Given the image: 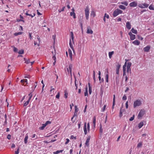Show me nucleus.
Instances as JSON below:
<instances>
[{"mask_svg":"<svg viewBox=\"0 0 154 154\" xmlns=\"http://www.w3.org/2000/svg\"><path fill=\"white\" fill-rule=\"evenodd\" d=\"M122 13V10L119 9H117L114 11L113 15L114 17H116L119 14H121Z\"/></svg>","mask_w":154,"mask_h":154,"instance_id":"obj_1","label":"nucleus"},{"mask_svg":"<svg viewBox=\"0 0 154 154\" xmlns=\"http://www.w3.org/2000/svg\"><path fill=\"white\" fill-rule=\"evenodd\" d=\"M142 104L141 101L137 99L134 103L133 107L134 108H135L137 106H140Z\"/></svg>","mask_w":154,"mask_h":154,"instance_id":"obj_2","label":"nucleus"},{"mask_svg":"<svg viewBox=\"0 0 154 154\" xmlns=\"http://www.w3.org/2000/svg\"><path fill=\"white\" fill-rule=\"evenodd\" d=\"M89 9L88 6L86 7L85 9V15L86 18V20H88L89 18Z\"/></svg>","mask_w":154,"mask_h":154,"instance_id":"obj_3","label":"nucleus"},{"mask_svg":"<svg viewBox=\"0 0 154 154\" xmlns=\"http://www.w3.org/2000/svg\"><path fill=\"white\" fill-rule=\"evenodd\" d=\"M149 5L148 4L146 3H144L142 4H139L138 6L140 8H147Z\"/></svg>","mask_w":154,"mask_h":154,"instance_id":"obj_4","label":"nucleus"},{"mask_svg":"<svg viewBox=\"0 0 154 154\" xmlns=\"http://www.w3.org/2000/svg\"><path fill=\"white\" fill-rule=\"evenodd\" d=\"M131 65V63L130 62H128L127 63V73L130 72V73H131V69L130 67Z\"/></svg>","mask_w":154,"mask_h":154,"instance_id":"obj_5","label":"nucleus"},{"mask_svg":"<svg viewBox=\"0 0 154 154\" xmlns=\"http://www.w3.org/2000/svg\"><path fill=\"white\" fill-rule=\"evenodd\" d=\"M145 112L144 110H141L138 114V117L139 118L142 117L144 115Z\"/></svg>","mask_w":154,"mask_h":154,"instance_id":"obj_6","label":"nucleus"},{"mask_svg":"<svg viewBox=\"0 0 154 154\" xmlns=\"http://www.w3.org/2000/svg\"><path fill=\"white\" fill-rule=\"evenodd\" d=\"M72 12H70V15L71 16H73V18L74 19H75L76 18V16L75 15V13L74 12L75 10V9H74V8H72Z\"/></svg>","mask_w":154,"mask_h":154,"instance_id":"obj_7","label":"nucleus"},{"mask_svg":"<svg viewBox=\"0 0 154 154\" xmlns=\"http://www.w3.org/2000/svg\"><path fill=\"white\" fill-rule=\"evenodd\" d=\"M128 34L130 36V39L131 40H133L135 38V35L132 34L131 32H129Z\"/></svg>","mask_w":154,"mask_h":154,"instance_id":"obj_8","label":"nucleus"},{"mask_svg":"<svg viewBox=\"0 0 154 154\" xmlns=\"http://www.w3.org/2000/svg\"><path fill=\"white\" fill-rule=\"evenodd\" d=\"M126 62H125V64L123 66V75H126V64L127 63V60L126 59L125 60Z\"/></svg>","mask_w":154,"mask_h":154,"instance_id":"obj_9","label":"nucleus"},{"mask_svg":"<svg viewBox=\"0 0 154 154\" xmlns=\"http://www.w3.org/2000/svg\"><path fill=\"white\" fill-rule=\"evenodd\" d=\"M137 3L136 2H133L130 3L129 4V6L131 7H135L137 6Z\"/></svg>","mask_w":154,"mask_h":154,"instance_id":"obj_10","label":"nucleus"},{"mask_svg":"<svg viewBox=\"0 0 154 154\" xmlns=\"http://www.w3.org/2000/svg\"><path fill=\"white\" fill-rule=\"evenodd\" d=\"M70 35H71V39H70L69 40V45H70V44H72L71 43V40H72V42H73V39H74V35L73 33L72 32H70Z\"/></svg>","mask_w":154,"mask_h":154,"instance_id":"obj_11","label":"nucleus"},{"mask_svg":"<svg viewBox=\"0 0 154 154\" xmlns=\"http://www.w3.org/2000/svg\"><path fill=\"white\" fill-rule=\"evenodd\" d=\"M72 65L71 64L69 65L68 68H67V70L68 72H70L71 75H72Z\"/></svg>","mask_w":154,"mask_h":154,"instance_id":"obj_12","label":"nucleus"},{"mask_svg":"<svg viewBox=\"0 0 154 154\" xmlns=\"http://www.w3.org/2000/svg\"><path fill=\"white\" fill-rule=\"evenodd\" d=\"M87 33L90 34H92L93 33V31L91 29L90 26L87 27Z\"/></svg>","mask_w":154,"mask_h":154,"instance_id":"obj_13","label":"nucleus"},{"mask_svg":"<svg viewBox=\"0 0 154 154\" xmlns=\"http://www.w3.org/2000/svg\"><path fill=\"white\" fill-rule=\"evenodd\" d=\"M91 138V137L90 136H88L87 138L85 144L87 146H89V142Z\"/></svg>","mask_w":154,"mask_h":154,"instance_id":"obj_14","label":"nucleus"},{"mask_svg":"<svg viewBox=\"0 0 154 154\" xmlns=\"http://www.w3.org/2000/svg\"><path fill=\"white\" fill-rule=\"evenodd\" d=\"M83 130L84 132V134L86 135L87 134V132L86 128V123L85 122L84 123V126L83 127Z\"/></svg>","mask_w":154,"mask_h":154,"instance_id":"obj_15","label":"nucleus"},{"mask_svg":"<svg viewBox=\"0 0 154 154\" xmlns=\"http://www.w3.org/2000/svg\"><path fill=\"white\" fill-rule=\"evenodd\" d=\"M126 27L128 29H130L131 28V25L129 21L126 23Z\"/></svg>","mask_w":154,"mask_h":154,"instance_id":"obj_16","label":"nucleus"},{"mask_svg":"<svg viewBox=\"0 0 154 154\" xmlns=\"http://www.w3.org/2000/svg\"><path fill=\"white\" fill-rule=\"evenodd\" d=\"M108 73V72L107 70L106 72H105V77L106 80V82H108L109 75Z\"/></svg>","mask_w":154,"mask_h":154,"instance_id":"obj_17","label":"nucleus"},{"mask_svg":"<svg viewBox=\"0 0 154 154\" xmlns=\"http://www.w3.org/2000/svg\"><path fill=\"white\" fill-rule=\"evenodd\" d=\"M150 47L149 46H147L143 48L144 51L145 52H148L150 49Z\"/></svg>","mask_w":154,"mask_h":154,"instance_id":"obj_18","label":"nucleus"},{"mask_svg":"<svg viewBox=\"0 0 154 154\" xmlns=\"http://www.w3.org/2000/svg\"><path fill=\"white\" fill-rule=\"evenodd\" d=\"M133 43L135 45H139L140 42L138 40H136L133 42Z\"/></svg>","mask_w":154,"mask_h":154,"instance_id":"obj_19","label":"nucleus"},{"mask_svg":"<svg viewBox=\"0 0 154 154\" xmlns=\"http://www.w3.org/2000/svg\"><path fill=\"white\" fill-rule=\"evenodd\" d=\"M28 139V135L27 134H26L25 137L24 138V142L26 144L27 143Z\"/></svg>","mask_w":154,"mask_h":154,"instance_id":"obj_20","label":"nucleus"},{"mask_svg":"<svg viewBox=\"0 0 154 154\" xmlns=\"http://www.w3.org/2000/svg\"><path fill=\"white\" fill-rule=\"evenodd\" d=\"M69 56L71 59H72V51L71 50L69 49L68 51Z\"/></svg>","mask_w":154,"mask_h":154,"instance_id":"obj_21","label":"nucleus"},{"mask_svg":"<svg viewBox=\"0 0 154 154\" xmlns=\"http://www.w3.org/2000/svg\"><path fill=\"white\" fill-rule=\"evenodd\" d=\"M114 54V51L109 52V58L111 59L112 57V55Z\"/></svg>","mask_w":154,"mask_h":154,"instance_id":"obj_22","label":"nucleus"},{"mask_svg":"<svg viewBox=\"0 0 154 154\" xmlns=\"http://www.w3.org/2000/svg\"><path fill=\"white\" fill-rule=\"evenodd\" d=\"M93 124L94 126L95 127L96 126V117L95 116H94L93 117Z\"/></svg>","mask_w":154,"mask_h":154,"instance_id":"obj_23","label":"nucleus"},{"mask_svg":"<svg viewBox=\"0 0 154 154\" xmlns=\"http://www.w3.org/2000/svg\"><path fill=\"white\" fill-rule=\"evenodd\" d=\"M63 151V150H57L55 152H53V154H58L60 153H61Z\"/></svg>","mask_w":154,"mask_h":154,"instance_id":"obj_24","label":"nucleus"},{"mask_svg":"<svg viewBox=\"0 0 154 154\" xmlns=\"http://www.w3.org/2000/svg\"><path fill=\"white\" fill-rule=\"evenodd\" d=\"M144 124L143 122H141L139 124L138 127L139 128H140Z\"/></svg>","mask_w":154,"mask_h":154,"instance_id":"obj_25","label":"nucleus"},{"mask_svg":"<svg viewBox=\"0 0 154 154\" xmlns=\"http://www.w3.org/2000/svg\"><path fill=\"white\" fill-rule=\"evenodd\" d=\"M46 126V125L45 124H43L42 126L39 127V129L41 130H43L45 128Z\"/></svg>","mask_w":154,"mask_h":154,"instance_id":"obj_26","label":"nucleus"},{"mask_svg":"<svg viewBox=\"0 0 154 154\" xmlns=\"http://www.w3.org/2000/svg\"><path fill=\"white\" fill-rule=\"evenodd\" d=\"M103 129L102 128V126L101 124L100 125V132L101 134L103 133Z\"/></svg>","mask_w":154,"mask_h":154,"instance_id":"obj_27","label":"nucleus"},{"mask_svg":"<svg viewBox=\"0 0 154 154\" xmlns=\"http://www.w3.org/2000/svg\"><path fill=\"white\" fill-rule=\"evenodd\" d=\"M149 8L150 10H154V5L151 4L149 7Z\"/></svg>","mask_w":154,"mask_h":154,"instance_id":"obj_28","label":"nucleus"},{"mask_svg":"<svg viewBox=\"0 0 154 154\" xmlns=\"http://www.w3.org/2000/svg\"><path fill=\"white\" fill-rule=\"evenodd\" d=\"M132 32L134 34H137V31L134 28H132L131 29Z\"/></svg>","mask_w":154,"mask_h":154,"instance_id":"obj_29","label":"nucleus"},{"mask_svg":"<svg viewBox=\"0 0 154 154\" xmlns=\"http://www.w3.org/2000/svg\"><path fill=\"white\" fill-rule=\"evenodd\" d=\"M37 39L39 42V43L38 44V43L37 42H34V44L35 45H38V46H39V43L40 42V38L39 37H37Z\"/></svg>","mask_w":154,"mask_h":154,"instance_id":"obj_30","label":"nucleus"},{"mask_svg":"<svg viewBox=\"0 0 154 154\" xmlns=\"http://www.w3.org/2000/svg\"><path fill=\"white\" fill-rule=\"evenodd\" d=\"M124 109H121L120 111V112H119V116L121 117L122 116V113L124 112Z\"/></svg>","mask_w":154,"mask_h":154,"instance_id":"obj_31","label":"nucleus"},{"mask_svg":"<svg viewBox=\"0 0 154 154\" xmlns=\"http://www.w3.org/2000/svg\"><path fill=\"white\" fill-rule=\"evenodd\" d=\"M142 142H140L137 144V147L138 148L141 147L142 145Z\"/></svg>","mask_w":154,"mask_h":154,"instance_id":"obj_32","label":"nucleus"},{"mask_svg":"<svg viewBox=\"0 0 154 154\" xmlns=\"http://www.w3.org/2000/svg\"><path fill=\"white\" fill-rule=\"evenodd\" d=\"M22 33H23V32H15L14 34V35L15 36H16L18 35H21Z\"/></svg>","mask_w":154,"mask_h":154,"instance_id":"obj_33","label":"nucleus"},{"mask_svg":"<svg viewBox=\"0 0 154 154\" xmlns=\"http://www.w3.org/2000/svg\"><path fill=\"white\" fill-rule=\"evenodd\" d=\"M119 7L120 9L122 10H125L126 8L124 6L122 5H119Z\"/></svg>","mask_w":154,"mask_h":154,"instance_id":"obj_34","label":"nucleus"},{"mask_svg":"<svg viewBox=\"0 0 154 154\" xmlns=\"http://www.w3.org/2000/svg\"><path fill=\"white\" fill-rule=\"evenodd\" d=\"M30 101V100H29V99H28V100L26 102H25V103H24L23 106H27L29 104Z\"/></svg>","mask_w":154,"mask_h":154,"instance_id":"obj_35","label":"nucleus"},{"mask_svg":"<svg viewBox=\"0 0 154 154\" xmlns=\"http://www.w3.org/2000/svg\"><path fill=\"white\" fill-rule=\"evenodd\" d=\"M91 16H93V17H94L95 16V12L94 11H91Z\"/></svg>","mask_w":154,"mask_h":154,"instance_id":"obj_36","label":"nucleus"},{"mask_svg":"<svg viewBox=\"0 0 154 154\" xmlns=\"http://www.w3.org/2000/svg\"><path fill=\"white\" fill-rule=\"evenodd\" d=\"M24 60L25 61V63H26V64H28L29 63H30V60L29 59L28 60L26 59L25 58H24Z\"/></svg>","mask_w":154,"mask_h":154,"instance_id":"obj_37","label":"nucleus"},{"mask_svg":"<svg viewBox=\"0 0 154 154\" xmlns=\"http://www.w3.org/2000/svg\"><path fill=\"white\" fill-rule=\"evenodd\" d=\"M121 3L122 4L124 5H125L126 6H127L128 4V2L126 1L122 2H121Z\"/></svg>","mask_w":154,"mask_h":154,"instance_id":"obj_38","label":"nucleus"},{"mask_svg":"<svg viewBox=\"0 0 154 154\" xmlns=\"http://www.w3.org/2000/svg\"><path fill=\"white\" fill-rule=\"evenodd\" d=\"M65 8V7H63L61 10L60 9H59L58 10L59 12L60 13L62 11H63L64 10Z\"/></svg>","mask_w":154,"mask_h":154,"instance_id":"obj_39","label":"nucleus"},{"mask_svg":"<svg viewBox=\"0 0 154 154\" xmlns=\"http://www.w3.org/2000/svg\"><path fill=\"white\" fill-rule=\"evenodd\" d=\"M53 50L51 51V53H52L53 56H54V55H55L56 54V51L54 48H53Z\"/></svg>","mask_w":154,"mask_h":154,"instance_id":"obj_40","label":"nucleus"},{"mask_svg":"<svg viewBox=\"0 0 154 154\" xmlns=\"http://www.w3.org/2000/svg\"><path fill=\"white\" fill-rule=\"evenodd\" d=\"M18 53L20 54H23L24 53V50L23 49H21L20 50Z\"/></svg>","mask_w":154,"mask_h":154,"instance_id":"obj_41","label":"nucleus"},{"mask_svg":"<svg viewBox=\"0 0 154 154\" xmlns=\"http://www.w3.org/2000/svg\"><path fill=\"white\" fill-rule=\"evenodd\" d=\"M60 92H58L57 94L56 95V97L57 99H59L60 96Z\"/></svg>","mask_w":154,"mask_h":154,"instance_id":"obj_42","label":"nucleus"},{"mask_svg":"<svg viewBox=\"0 0 154 154\" xmlns=\"http://www.w3.org/2000/svg\"><path fill=\"white\" fill-rule=\"evenodd\" d=\"M77 81L76 78H75V85L76 87L75 89L77 90V84H76V81Z\"/></svg>","mask_w":154,"mask_h":154,"instance_id":"obj_43","label":"nucleus"},{"mask_svg":"<svg viewBox=\"0 0 154 154\" xmlns=\"http://www.w3.org/2000/svg\"><path fill=\"white\" fill-rule=\"evenodd\" d=\"M104 17L107 18V19H109V15L108 14H107L106 13L105 14Z\"/></svg>","mask_w":154,"mask_h":154,"instance_id":"obj_44","label":"nucleus"},{"mask_svg":"<svg viewBox=\"0 0 154 154\" xmlns=\"http://www.w3.org/2000/svg\"><path fill=\"white\" fill-rule=\"evenodd\" d=\"M64 97L66 98H67L68 97V93L66 91H65L64 92Z\"/></svg>","mask_w":154,"mask_h":154,"instance_id":"obj_45","label":"nucleus"},{"mask_svg":"<svg viewBox=\"0 0 154 154\" xmlns=\"http://www.w3.org/2000/svg\"><path fill=\"white\" fill-rule=\"evenodd\" d=\"M75 112L77 113L79 110L78 109V108L76 106H75Z\"/></svg>","mask_w":154,"mask_h":154,"instance_id":"obj_46","label":"nucleus"},{"mask_svg":"<svg viewBox=\"0 0 154 154\" xmlns=\"http://www.w3.org/2000/svg\"><path fill=\"white\" fill-rule=\"evenodd\" d=\"M106 105H105L103 107V108L102 109V112H104L106 108Z\"/></svg>","mask_w":154,"mask_h":154,"instance_id":"obj_47","label":"nucleus"},{"mask_svg":"<svg viewBox=\"0 0 154 154\" xmlns=\"http://www.w3.org/2000/svg\"><path fill=\"white\" fill-rule=\"evenodd\" d=\"M19 147L17 149V151H15V154H18L19 153Z\"/></svg>","mask_w":154,"mask_h":154,"instance_id":"obj_48","label":"nucleus"},{"mask_svg":"<svg viewBox=\"0 0 154 154\" xmlns=\"http://www.w3.org/2000/svg\"><path fill=\"white\" fill-rule=\"evenodd\" d=\"M29 97L28 99H29V100H30L32 97V95L31 93H30L29 94Z\"/></svg>","mask_w":154,"mask_h":154,"instance_id":"obj_49","label":"nucleus"},{"mask_svg":"<svg viewBox=\"0 0 154 154\" xmlns=\"http://www.w3.org/2000/svg\"><path fill=\"white\" fill-rule=\"evenodd\" d=\"M134 115L132 117H131V118L129 119V120L131 121H132L134 119Z\"/></svg>","mask_w":154,"mask_h":154,"instance_id":"obj_50","label":"nucleus"},{"mask_svg":"<svg viewBox=\"0 0 154 154\" xmlns=\"http://www.w3.org/2000/svg\"><path fill=\"white\" fill-rule=\"evenodd\" d=\"M100 74H101V72H100V71H99L98 72V75H99V77H98V78H99V80L100 81Z\"/></svg>","mask_w":154,"mask_h":154,"instance_id":"obj_51","label":"nucleus"},{"mask_svg":"<svg viewBox=\"0 0 154 154\" xmlns=\"http://www.w3.org/2000/svg\"><path fill=\"white\" fill-rule=\"evenodd\" d=\"M51 122L49 121H47L46 123H45V125H46V126L48 124H51Z\"/></svg>","mask_w":154,"mask_h":154,"instance_id":"obj_52","label":"nucleus"},{"mask_svg":"<svg viewBox=\"0 0 154 154\" xmlns=\"http://www.w3.org/2000/svg\"><path fill=\"white\" fill-rule=\"evenodd\" d=\"M76 137H74V136L72 135L71 136V137H70V139H76Z\"/></svg>","mask_w":154,"mask_h":154,"instance_id":"obj_53","label":"nucleus"},{"mask_svg":"<svg viewBox=\"0 0 154 154\" xmlns=\"http://www.w3.org/2000/svg\"><path fill=\"white\" fill-rule=\"evenodd\" d=\"M81 122H79L78 124V128L79 129L80 128L81 125Z\"/></svg>","mask_w":154,"mask_h":154,"instance_id":"obj_54","label":"nucleus"},{"mask_svg":"<svg viewBox=\"0 0 154 154\" xmlns=\"http://www.w3.org/2000/svg\"><path fill=\"white\" fill-rule=\"evenodd\" d=\"M127 99V97L125 95H124L122 97V100H125Z\"/></svg>","mask_w":154,"mask_h":154,"instance_id":"obj_55","label":"nucleus"},{"mask_svg":"<svg viewBox=\"0 0 154 154\" xmlns=\"http://www.w3.org/2000/svg\"><path fill=\"white\" fill-rule=\"evenodd\" d=\"M66 141L65 143V144H67L69 143V139L68 138H66Z\"/></svg>","mask_w":154,"mask_h":154,"instance_id":"obj_56","label":"nucleus"},{"mask_svg":"<svg viewBox=\"0 0 154 154\" xmlns=\"http://www.w3.org/2000/svg\"><path fill=\"white\" fill-rule=\"evenodd\" d=\"M32 34L30 33H29V38L31 40L32 39Z\"/></svg>","mask_w":154,"mask_h":154,"instance_id":"obj_57","label":"nucleus"},{"mask_svg":"<svg viewBox=\"0 0 154 154\" xmlns=\"http://www.w3.org/2000/svg\"><path fill=\"white\" fill-rule=\"evenodd\" d=\"M138 38L141 40H142L143 39V38L142 37L139 36V35L138 36Z\"/></svg>","mask_w":154,"mask_h":154,"instance_id":"obj_58","label":"nucleus"},{"mask_svg":"<svg viewBox=\"0 0 154 154\" xmlns=\"http://www.w3.org/2000/svg\"><path fill=\"white\" fill-rule=\"evenodd\" d=\"M128 101H127L125 103V106L126 109L128 108Z\"/></svg>","mask_w":154,"mask_h":154,"instance_id":"obj_59","label":"nucleus"},{"mask_svg":"<svg viewBox=\"0 0 154 154\" xmlns=\"http://www.w3.org/2000/svg\"><path fill=\"white\" fill-rule=\"evenodd\" d=\"M41 83L42 84H43V85H42V91H43V88H44V87L45 86V85L43 83V80H42V81H41Z\"/></svg>","mask_w":154,"mask_h":154,"instance_id":"obj_60","label":"nucleus"},{"mask_svg":"<svg viewBox=\"0 0 154 154\" xmlns=\"http://www.w3.org/2000/svg\"><path fill=\"white\" fill-rule=\"evenodd\" d=\"M7 138L9 139L10 140L11 139V136L10 134H8L7 137Z\"/></svg>","mask_w":154,"mask_h":154,"instance_id":"obj_61","label":"nucleus"},{"mask_svg":"<svg viewBox=\"0 0 154 154\" xmlns=\"http://www.w3.org/2000/svg\"><path fill=\"white\" fill-rule=\"evenodd\" d=\"M120 33L121 35V36L122 38L123 37V32L122 31H120Z\"/></svg>","mask_w":154,"mask_h":154,"instance_id":"obj_62","label":"nucleus"},{"mask_svg":"<svg viewBox=\"0 0 154 154\" xmlns=\"http://www.w3.org/2000/svg\"><path fill=\"white\" fill-rule=\"evenodd\" d=\"M56 38V35H52V38L54 40V41L55 42V39Z\"/></svg>","mask_w":154,"mask_h":154,"instance_id":"obj_63","label":"nucleus"},{"mask_svg":"<svg viewBox=\"0 0 154 154\" xmlns=\"http://www.w3.org/2000/svg\"><path fill=\"white\" fill-rule=\"evenodd\" d=\"M17 51V49L15 47H14V51L15 52H16Z\"/></svg>","mask_w":154,"mask_h":154,"instance_id":"obj_64","label":"nucleus"}]
</instances>
